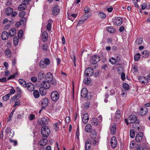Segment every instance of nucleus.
<instances>
[{"label": "nucleus", "instance_id": "nucleus-1", "mask_svg": "<svg viewBox=\"0 0 150 150\" xmlns=\"http://www.w3.org/2000/svg\"><path fill=\"white\" fill-rule=\"evenodd\" d=\"M41 133L44 137H47L50 133V129L47 126H43L41 129Z\"/></svg>", "mask_w": 150, "mask_h": 150}, {"label": "nucleus", "instance_id": "nucleus-2", "mask_svg": "<svg viewBox=\"0 0 150 150\" xmlns=\"http://www.w3.org/2000/svg\"><path fill=\"white\" fill-rule=\"evenodd\" d=\"M50 63V60L47 58L45 59L44 60L41 61L39 63L40 67L41 68L44 69L46 68Z\"/></svg>", "mask_w": 150, "mask_h": 150}, {"label": "nucleus", "instance_id": "nucleus-3", "mask_svg": "<svg viewBox=\"0 0 150 150\" xmlns=\"http://www.w3.org/2000/svg\"><path fill=\"white\" fill-rule=\"evenodd\" d=\"M50 96L51 99L53 101H56L59 98V94L57 91H55L51 93Z\"/></svg>", "mask_w": 150, "mask_h": 150}, {"label": "nucleus", "instance_id": "nucleus-4", "mask_svg": "<svg viewBox=\"0 0 150 150\" xmlns=\"http://www.w3.org/2000/svg\"><path fill=\"white\" fill-rule=\"evenodd\" d=\"M100 57L98 55H95L92 57L90 62L91 64H96L100 61Z\"/></svg>", "mask_w": 150, "mask_h": 150}, {"label": "nucleus", "instance_id": "nucleus-5", "mask_svg": "<svg viewBox=\"0 0 150 150\" xmlns=\"http://www.w3.org/2000/svg\"><path fill=\"white\" fill-rule=\"evenodd\" d=\"M93 69L90 67L87 68L85 71V75L87 77L91 76L93 75Z\"/></svg>", "mask_w": 150, "mask_h": 150}, {"label": "nucleus", "instance_id": "nucleus-6", "mask_svg": "<svg viewBox=\"0 0 150 150\" xmlns=\"http://www.w3.org/2000/svg\"><path fill=\"white\" fill-rule=\"evenodd\" d=\"M41 87L45 89H49L50 87V82L47 81H44L42 82L41 84Z\"/></svg>", "mask_w": 150, "mask_h": 150}, {"label": "nucleus", "instance_id": "nucleus-7", "mask_svg": "<svg viewBox=\"0 0 150 150\" xmlns=\"http://www.w3.org/2000/svg\"><path fill=\"white\" fill-rule=\"evenodd\" d=\"M88 91L87 88H83L81 92V97L84 98H87Z\"/></svg>", "mask_w": 150, "mask_h": 150}, {"label": "nucleus", "instance_id": "nucleus-8", "mask_svg": "<svg viewBox=\"0 0 150 150\" xmlns=\"http://www.w3.org/2000/svg\"><path fill=\"white\" fill-rule=\"evenodd\" d=\"M122 19L120 17H117L113 21V23L117 25H120L122 23Z\"/></svg>", "mask_w": 150, "mask_h": 150}, {"label": "nucleus", "instance_id": "nucleus-9", "mask_svg": "<svg viewBox=\"0 0 150 150\" xmlns=\"http://www.w3.org/2000/svg\"><path fill=\"white\" fill-rule=\"evenodd\" d=\"M139 82L144 84H147L148 83L147 78L143 76H140L138 78Z\"/></svg>", "mask_w": 150, "mask_h": 150}, {"label": "nucleus", "instance_id": "nucleus-10", "mask_svg": "<svg viewBox=\"0 0 150 150\" xmlns=\"http://www.w3.org/2000/svg\"><path fill=\"white\" fill-rule=\"evenodd\" d=\"M143 134L142 132H140L138 133L135 137V140L137 142H139L141 141L142 139Z\"/></svg>", "mask_w": 150, "mask_h": 150}, {"label": "nucleus", "instance_id": "nucleus-11", "mask_svg": "<svg viewBox=\"0 0 150 150\" xmlns=\"http://www.w3.org/2000/svg\"><path fill=\"white\" fill-rule=\"evenodd\" d=\"M137 118L135 115H132L128 117V121L130 123H134L137 121Z\"/></svg>", "mask_w": 150, "mask_h": 150}, {"label": "nucleus", "instance_id": "nucleus-12", "mask_svg": "<svg viewBox=\"0 0 150 150\" xmlns=\"http://www.w3.org/2000/svg\"><path fill=\"white\" fill-rule=\"evenodd\" d=\"M110 143L112 147L113 148L116 147L117 145V141L115 137H112L111 139Z\"/></svg>", "mask_w": 150, "mask_h": 150}, {"label": "nucleus", "instance_id": "nucleus-13", "mask_svg": "<svg viewBox=\"0 0 150 150\" xmlns=\"http://www.w3.org/2000/svg\"><path fill=\"white\" fill-rule=\"evenodd\" d=\"M60 11L59 6L57 5L55 6L52 9V14L53 15L56 16L58 15Z\"/></svg>", "mask_w": 150, "mask_h": 150}, {"label": "nucleus", "instance_id": "nucleus-14", "mask_svg": "<svg viewBox=\"0 0 150 150\" xmlns=\"http://www.w3.org/2000/svg\"><path fill=\"white\" fill-rule=\"evenodd\" d=\"M89 119V116L88 113H85L83 114L82 118V121L84 124H86L88 123Z\"/></svg>", "mask_w": 150, "mask_h": 150}, {"label": "nucleus", "instance_id": "nucleus-15", "mask_svg": "<svg viewBox=\"0 0 150 150\" xmlns=\"http://www.w3.org/2000/svg\"><path fill=\"white\" fill-rule=\"evenodd\" d=\"M26 87L28 90L30 91H33L35 88V86L34 84L31 83H28L27 84Z\"/></svg>", "mask_w": 150, "mask_h": 150}, {"label": "nucleus", "instance_id": "nucleus-16", "mask_svg": "<svg viewBox=\"0 0 150 150\" xmlns=\"http://www.w3.org/2000/svg\"><path fill=\"white\" fill-rule=\"evenodd\" d=\"M45 77L47 80V81L49 82H51L53 79V75L50 72H48L45 75Z\"/></svg>", "mask_w": 150, "mask_h": 150}, {"label": "nucleus", "instance_id": "nucleus-17", "mask_svg": "<svg viewBox=\"0 0 150 150\" xmlns=\"http://www.w3.org/2000/svg\"><path fill=\"white\" fill-rule=\"evenodd\" d=\"M48 119L47 117H43L40 120V125H45L48 123Z\"/></svg>", "mask_w": 150, "mask_h": 150}, {"label": "nucleus", "instance_id": "nucleus-18", "mask_svg": "<svg viewBox=\"0 0 150 150\" xmlns=\"http://www.w3.org/2000/svg\"><path fill=\"white\" fill-rule=\"evenodd\" d=\"M48 34L46 31H44L43 32L42 35V40L44 42H46L48 39Z\"/></svg>", "mask_w": 150, "mask_h": 150}, {"label": "nucleus", "instance_id": "nucleus-19", "mask_svg": "<svg viewBox=\"0 0 150 150\" xmlns=\"http://www.w3.org/2000/svg\"><path fill=\"white\" fill-rule=\"evenodd\" d=\"M91 145V141L89 139H87L85 144V149L86 150H89Z\"/></svg>", "mask_w": 150, "mask_h": 150}, {"label": "nucleus", "instance_id": "nucleus-20", "mask_svg": "<svg viewBox=\"0 0 150 150\" xmlns=\"http://www.w3.org/2000/svg\"><path fill=\"white\" fill-rule=\"evenodd\" d=\"M147 112L148 110L146 107H144L143 108H141L140 113L141 115H144L147 113Z\"/></svg>", "mask_w": 150, "mask_h": 150}, {"label": "nucleus", "instance_id": "nucleus-21", "mask_svg": "<svg viewBox=\"0 0 150 150\" xmlns=\"http://www.w3.org/2000/svg\"><path fill=\"white\" fill-rule=\"evenodd\" d=\"M47 89L40 87L39 88V92L42 96H45L47 93Z\"/></svg>", "mask_w": 150, "mask_h": 150}, {"label": "nucleus", "instance_id": "nucleus-22", "mask_svg": "<svg viewBox=\"0 0 150 150\" xmlns=\"http://www.w3.org/2000/svg\"><path fill=\"white\" fill-rule=\"evenodd\" d=\"M49 103V100L47 98H43L42 100L41 104L43 107H45L48 105Z\"/></svg>", "mask_w": 150, "mask_h": 150}, {"label": "nucleus", "instance_id": "nucleus-23", "mask_svg": "<svg viewBox=\"0 0 150 150\" xmlns=\"http://www.w3.org/2000/svg\"><path fill=\"white\" fill-rule=\"evenodd\" d=\"M90 136L92 139H95L96 138V133L95 130L93 129L92 130L90 133Z\"/></svg>", "mask_w": 150, "mask_h": 150}, {"label": "nucleus", "instance_id": "nucleus-24", "mask_svg": "<svg viewBox=\"0 0 150 150\" xmlns=\"http://www.w3.org/2000/svg\"><path fill=\"white\" fill-rule=\"evenodd\" d=\"M85 130L86 132H89L92 131V127L91 125L90 124H87L85 128Z\"/></svg>", "mask_w": 150, "mask_h": 150}, {"label": "nucleus", "instance_id": "nucleus-25", "mask_svg": "<svg viewBox=\"0 0 150 150\" xmlns=\"http://www.w3.org/2000/svg\"><path fill=\"white\" fill-rule=\"evenodd\" d=\"M47 143V139L44 138L41 139L39 142V144L41 146H43L45 145Z\"/></svg>", "mask_w": 150, "mask_h": 150}, {"label": "nucleus", "instance_id": "nucleus-26", "mask_svg": "<svg viewBox=\"0 0 150 150\" xmlns=\"http://www.w3.org/2000/svg\"><path fill=\"white\" fill-rule=\"evenodd\" d=\"M89 16L84 15L81 17V20H80L79 23L80 24H82L89 17Z\"/></svg>", "mask_w": 150, "mask_h": 150}, {"label": "nucleus", "instance_id": "nucleus-27", "mask_svg": "<svg viewBox=\"0 0 150 150\" xmlns=\"http://www.w3.org/2000/svg\"><path fill=\"white\" fill-rule=\"evenodd\" d=\"M8 35L7 32L5 31L3 32L1 35L2 39L4 40H6L8 38Z\"/></svg>", "mask_w": 150, "mask_h": 150}, {"label": "nucleus", "instance_id": "nucleus-28", "mask_svg": "<svg viewBox=\"0 0 150 150\" xmlns=\"http://www.w3.org/2000/svg\"><path fill=\"white\" fill-rule=\"evenodd\" d=\"M61 124V122L58 121V122L55 123L54 125V129L55 130V131H57L59 129V125H60Z\"/></svg>", "mask_w": 150, "mask_h": 150}, {"label": "nucleus", "instance_id": "nucleus-29", "mask_svg": "<svg viewBox=\"0 0 150 150\" xmlns=\"http://www.w3.org/2000/svg\"><path fill=\"white\" fill-rule=\"evenodd\" d=\"M26 4L25 3L24 4H22L19 5L18 8V9L20 11L25 9L27 7L26 5Z\"/></svg>", "mask_w": 150, "mask_h": 150}, {"label": "nucleus", "instance_id": "nucleus-30", "mask_svg": "<svg viewBox=\"0 0 150 150\" xmlns=\"http://www.w3.org/2000/svg\"><path fill=\"white\" fill-rule=\"evenodd\" d=\"M13 10L11 8H7L5 11V12L8 15H10L13 13Z\"/></svg>", "mask_w": 150, "mask_h": 150}, {"label": "nucleus", "instance_id": "nucleus-31", "mask_svg": "<svg viewBox=\"0 0 150 150\" xmlns=\"http://www.w3.org/2000/svg\"><path fill=\"white\" fill-rule=\"evenodd\" d=\"M18 82L20 84L24 87H26L27 85L26 82L23 79H20L18 80Z\"/></svg>", "mask_w": 150, "mask_h": 150}, {"label": "nucleus", "instance_id": "nucleus-32", "mask_svg": "<svg viewBox=\"0 0 150 150\" xmlns=\"http://www.w3.org/2000/svg\"><path fill=\"white\" fill-rule=\"evenodd\" d=\"M52 21L51 19H50L48 20V23L46 28L47 30L48 31H50L51 29V23H52Z\"/></svg>", "mask_w": 150, "mask_h": 150}, {"label": "nucleus", "instance_id": "nucleus-33", "mask_svg": "<svg viewBox=\"0 0 150 150\" xmlns=\"http://www.w3.org/2000/svg\"><path fill=\"white\" fill-rule=\"evenodd\" d=\"M91 124L93 125L96 126L98 125V122L97 118H94L91 120Z\"/></svg>", "mask_w": 150, "mask_h": 150}, {"label": "nucleus", "instance_id": "nucleus-34", "mask_svg": "<svg viewBox=\"0 0 150 150\" xmlns=\"http://www.w3.org/2000/svg\"><path fill=\"white\" fill-rule=\"evenodd\" d=\"M16 33V30L15 28H13L11 29L9 32V35L11 36H13Z\"/></svg>", "mask_w": 150, "mask_h": 150}, {"label": "nucleus", "instance_id": "nucleus-35", "mask_svg": "<svg viewBox=\"0 0 150 150\" xmlns=\"http://www.w3.org/2000/svg\"><path fill=\"white\" fill-rule=\"evenodd\" d=\"M33 94L34 97L35 98H38L40 97V93L38 91L35 90L34 91Z\"/></svg>", "mask_w": 150, "mask_h": 150}, {"label": "nucleus", "instance_id": "nucleus-36", "mask_svg": "<svg viewBox=\"0 0 150 150\" xmlns=\"http://www.w3.org/2000/svg\"><path fill=\"white\" fill-rule=\"evenodd\" d=\"M136 44L137 45H140L143 43V38H137V40L135 41Z\"/></svg>", "mask_w": 150, "mask_h": 150}, {"label": "nucleus", "instance_id": "nucleus-37", "mask_svg": "<svg viewBox=\"0 0 150 150\" xmlns=\"http://www.w3.org/2000/svg\"><path fill=\"white\" fill-rule=\"evenodd\" d=\"M109 62L112 65H115L117 62L115 59V58L112 57L109 59Z\"/></svg>", "mask_w": 150, "mask_h": 150}, {"label": "nucleus", "instance_id": "nucleus-38", "mask_svg": "<svg viewBox=\"0 0 150 150\" xmlns=\"http://www.w3.org/2000/svg\"><path fill=\"white\" fill-rule=\"evenodd\" d=\"M121 111L120 110L118 109L117 110L115 114V117L119 119L121 117Z\"/></svg>", "mask_w": 150, "mask_h": 150}, {"label": "nucleus", "instance_id": "nucleus-39", "mask_svg": "<svg viewBox=\"0 0 150 150\" xmlns=\"http://www.w3.org/2000/svg\"><path fill=\"white\" fill-rule=\"evenodd\" d=\"M110 130L111 134H114L115 132L116 126L115 125H114L111 126L110 127Z\"/></svg>", "mask_w": 150, "mask_h": 150}, {"label": "nucleus", "instance_id": "nucleus-40", "mask_svg": "<svg viewBox=\"0 0 150 150\" xmlns=\"http://www.w3.org/2000/svg\"><path fill=\"white\" fill-rule=\"evenodd\" d=\"M98 16L101 18H104L106 17L105 14L102 11L99 12L98 13Z\"/></svg>", "mask_w": 150, "mask_h": 150}, {"label": "nucleus", "instance_id": "nucleus-41", "mask_svg": "<svg viewBox=\"0 0 150 150\" xmlns=\"http://www.w3.org/2000/svg\"><path fill=\"white\" fill-rule=\"evenodd\" d=\"M142 56L143 57H146L149 55V52L147 50L143 51L142 53Z\"/></svg>", "mask_w": 150, "mask_h": 150}, {"label": "nucleus", "instance_id": "nucleus-42", "mask_svg": "<svg viewBox=\"0 0 150 150\" xmlns=\"http://www.w3.org/2000/svg\"><path fill=\"white\" fill-rule=\"evenodd\" d=\"M5 54L6 57H10L11 56V52L10 50L7 49L5 51Z\"/></svg>", "mask_w": 150, "mask_h": 150}, {"label": "nucleus", "instance_id": "nucleus-43", "mask_svg": "<svg viewBox=\"0 0 150 150\" xmlns=\"http://www.w3.org/2000/svg\"><path fill=\"white\" fill-rule=\"evenodd\" d=\"M10 93L7 94L2 97V100L4 101H6L10 98Z\"/></svg>", "mask_w": 150, "mask_h": 150}, {"label": "nucleus", "instance_id": "nucleus-44", "mask_svg": "<svg viewBox=\"0 0 150 150\" xmlns=\"http://www.w3.org/2000/svg\"><path fill=\"white\" fill-rule=\"evenodd\" d=\"M84 83L86 84H89L91 82V79L90 78H85L83 81Z\"/></svg>", "mask_w": 150, "mask_h": 150}, {"label": "nucleus", "instance_id": "nucleus-45", "mask_svg": "<svg viewBox=\"0 0 150 150\" xmlns=\"http://www.w3.org/2000/svg\"><path fill=\"white\" fill-rule=\"evenodd\" d=\"M140 54L139 53L136 54L134 56V59L135 61H137L139 60L140 57Z\"/></svg>", "mask_w": 150, "mask_h": 150}, {"label": "nucleus", "instance_id": "nucleus-46", "mask_svg": "<svg viewBox=\"0 0 150 150\" xmlns=\"http://www.w3.org/2000/svg\"><path fill=\"white\" fill-rule=\"evenodd\" d=\"M107 29L108 31L110 33H114L115 31V29L112 26H110L108 27L107 28Z\"/></svg>", "mask_w": 150, "mask_h": 150}, {"label": "nucleus", "instance_id": "nucleus-47", "mask_svg": "<svg viewBox=\"0 0 150 150\" xmlns=\"http://www.w3.org/2000/svg\"><path fill=\"white\" fill-rule=\"evenodd\" d=\"M19 41V40L18 38L16 37H14L13 39V43L15 45H17Z\"/></svg>", "mask_w": 150, "mask_h": 150}, {"label": "nucleus", "instance_id": "nucleus-48", "mask_svg": "<svg viewBox=\"0 0 150 150\" xmlns=\"http://www.w3.org/2000/svg\"><path fill=\"white\" fill-rule=\"evenodd\" d=\"M140 0H133L134 6L136 7H137L138 8H139L140 7L138 5L137 3L138 2H139Z\"/></svg>", "mask_w": 150, "mask_h": 150}, {"label": "nucleus", "instance_id": "nucleus-49", "mask_svg": "<svg viewBox=\"0 0 150 150\" xmlns=\"http://www.w3.org/2000/svg\"><path fill=\"white\" fill-rule=\"evenodd\" d=\"M23 31L22 30H19L18 33V35L19 38H21L23 37Z\"/></svg>", "mask_w": 150, "mask_h": 150}, {"label": "nucleus", "instance_id": "nucleus-50", "mask_svg": "<svg viewBox=\"0 0 150 150\" xmlns=\"http://www.w3.org/2000/svg\"><path fill=\"white\" fill-rule=\"evenodd\" d=\"M135 134L134 131L131 130L130 131V136L131 138H134V137Z\"/></svg>", "mask_w": 150, "mask_h": 150}, {"label": "nucleus", "instance_id": "nucleus-51", "mask_svg": "<svg viewBox=\"0 0 150 150\" xmlns=\"http://www.w3.org/2000/svg\"><path fill=\"white\" fill-rule=\"evenodd\" d=\"M92 140L91 142V145L93 146L97 145L98 144V142L96 140V138L95 139H92Z\"/></svg>", "mask_w": 150, "mask_h": 150}, {"label": "nucleus", "instance_id": "nucleus-52", "mask_svg": "<svg viewBox=\"0 0 150 150\" xmlns=\"http://www.w3.org/2000/svg\"><path fill=\"white\" fill-rule=\"evenodd\" d=\"M123 87L126 90H129V87L128 85L125 83H123Z\"/></svg>", "mask_w": 150, "mask_h": 150}, {"label": "nucleus", "instance_id": "nucleus-53", "mask_svg": "<svg viewBox=\"0 0 150 150\" xmlns=\"http://www.w3.org/2000/svg\"><path fill=\"white\" fill-rule=\"evenodd\" d=\"M25 12L24 11H22L19 14V16L21 18H23L25 15Z\"/></svg>", "mask_w": 150, "mask_h": 150}, {"label": "nucleus", "instance_id": "nucleus-54", "mask_svg": "<svg viewBox=\"0 0 150 150\" xmlns=\"http://www.w3.org/2000/svg\"><path fill=\"white\" fill-rule=\"evenodd\" d=\"M42 49L44 51H46L47 49V47L46 44H43L42 45Z\"/></svg>", "mask_w": 150, "mask_h": 150}, {"label": "nucleus", "instance_id": "nucleus-55", "mask_svg": "<svg viewBox=\"0 0 150 150\" xmlns=\"http://www.w3.org/2000/svg\"><path fill=\"white\" fill-rule=\"evenodd\" d=\"M135 142L134 141L131 142L130 144V146L131 148L133 149L135 146Z\"/></svg>", "mask_w": 150, "mask_h": 150}, {"label": "nucleus", "instance_id": "nucleus-56", "mask_svg": "<svg viewBox=\"0 0 150 150\" xmlns=\"http://www.w3.org/2000/svg\"><path fill=\"white\" fill-rule=\"evenodd\" d=\"M35 118V115L33 114H31L29 116V118L30 120H33Z\"/></svg>", "mask_w": 150, "mask_h": 150}, {"label": "nucleus", "instance_id": "nucleus-57", "mask_svg": "<svg viewBox=\"0 0 150 150\" xmlns=\"http://www.w3.org/2000/svg\"><path fill=\"white\" fill-rule=\"evenodd\" d=\"M79 127H78V128L76 130V135L77 139H79Z\"/></svg>", "mask_w": 150, "mask_h": 150}, {"label": "nucleus", "instance_id": "nucleus-58", "mask_svg": "<svg viewBox=\"0 0 150 150\" xmlns=\"http://www.w3.org/2000/svg\"><path fill=\"white\" fill-rule=\"evenodd\" d=\"M31 81L33 83L36 82L37 81V79L35 77H32L31 78Z\"/></svg>", "mask_w": 150, "mask_h": 150}, {"label": "nucleus", "instance_id": "nucleus-59", "mask_svg": "<svg viewBox=\"0 0 150 150\" xmlns=\"http://www.w3.org/2000/svg\"><path fill=\"white\" fill-rule=\"evenodd\" d=\"M141 6H142V9L143 10L145 9L147 7V5L146 3L143 4Z\"/></svg>", "mask_w": 150, "mask_h": 150}, {"label": "nucleus", "instance_id": "nucleus-60", "mask_svg": "<svg viewBox=\"0 0 150 150\" xmlns=\"http://www.w3.org/2000/svg\"><path fill=\"white\" fill-rule=\"evenodd\" d=\"M115 59L117 62H119L121 60L120 56L118 55L116 56L115 57Z\"/></svg>", "mask_w": 150, "mask_h": 150}, {"label": "nucleus", "instance_id": "nucleus-61", "mask_svg": "<svg viewBox=\"0 0 150 150\" xmlns=\"http://www.w3.org/2000/svg\"><path fill=\"white\" fill-rule=\"evenodd\" d=\"M16 90L18 94H21L22 93V90L20 87H18L16 88Z\"/></svg>", "mask_w": 150, "mask_h": 150}, {"label": "nucleus", "instance_id": "nucleus-62", "mask_svg": "<svg viewBox=\"0 0 150 150\" xmlns=\"http://www.w3.org/2000/svg\"><path fill=\"white\" fill-rule=\"evenodd\" d=\"M125 74L124 73L122 72L121 75V78L124 81V80L125 79Z\"/></svg>", "mask_w": 150, "mask_h": 150}, {"label": "nucleus", "instance_id": "nucleus-63", "mask_svg": "<svg viewBox=\"0 0 150 150\" xmlns=\"http://www.w3.org/2000/svg\"><path fill=\"white\" fill-rule=\"evenodd\" d=\"M20 101H18L16 102L13 105V107H15L17 105H19L20 104Z\"/></svg>", "mask_w": 150, "mask_h": 150}, {"label": "nucleus", "instance_id": "nucleus-64", "mask_svg": "<svg viewBox=\"0 0 150 150\" xmlns=\"http://www.w3.org/2000/svg\"><path fill=\"white\" fill-rule=\"evenodd\" d=\"M89 9L88 7H85L84 8V11L85 13H87L89 11Z\"/></svg>", "mask_w": 150, "mask_h": 150}]
</instances>
